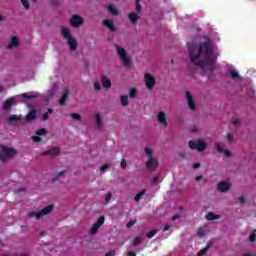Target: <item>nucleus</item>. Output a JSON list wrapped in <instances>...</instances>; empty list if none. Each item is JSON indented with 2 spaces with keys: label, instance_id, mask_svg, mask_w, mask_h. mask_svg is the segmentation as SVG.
Here are the masks:
<instances>
[{
  "label": "nucleus",
  "instance_id": "nucleus-46",
  "mask_svg": "<svg viewBox=\"0 0 256 256\" xmlns=\"http://www.w3.org/2000/svg\"><path fill=\"white\" fill-rule=\"evenodd\" d=\"M136 11H137V13H141L142 7H141L140 3H136Z\"/></svg>",
  "mask_w": 256,
  "mask_h": 256
},
{
  "label": "nucleus",
  "instance_id": "nucleus-2",
  "mask_svg": "<svg viewBox=\"0 0 256 256\" xmlns=\"http://www.w3.org/2000/svg\"><path fill=\"white\" fill-rule=\"evenodd\" d=\"M145 154L148 157V160L146 162V169L150 172L156 171L159 167V160L155 158V155L153 154V149L150 147L144 148Z\"/></svg>",
  "mask_w": 256,
  "mask_h": 256
},
{
  "label": "nucleus",
  "instance_id": "nucleus-5",
  "mask_svg": "<svg viewBox=\"0 0 256 256\" xmlns=\"http://www.w3.org/2000/svg\"><path fill=\"white\" fill-rule=\"evenodd\" d=\"M53 209H55L54 205H48L46 207H44L41 211H31L28 213V217H30V219H41V217H45V215H49V213H53Z\"/></svg>",
  "mask_w": 256,
  "mask_h": 256
},
{
  "label": "nucleus",
  "instance_id": "nucleus-55",
  "mask_svg": "<svg viewBox=\"0 0 256 256\" xmlns=\"http://www.w3.org/2000/svg\"><path fill=\"white\" fill-rule=\"evenodd\" d=\"M128 256H137V253H135L134 251H129Z\"/></svg>",
  "mask_w": 256,
  "mask_h": 256
},
{
  "label": "nucleus",
  "instance_id": "nucleus-10",
  "mask_svg": "<svg viewBox=\"0 0 256 256\" xmlns=\"http://www.w3.org/2000/svg\"><path fill=\"white\" fill-rule=\"evenodd\" d=\"M144 79H145V85L147 87V89H149L151 91V89H153V87H155V77H153V75L146 73L144 74Z\"/></svg>",
  "mask_w": 256,
  "mask_h": 256
},
{
  "label": "nucleus",
  "instance_id": "nucleus-43",
  "mask_svg": "<svg viewBox=\"0 0 256 256\" xmlns=\"http://www.w3.org/2000/svg\"><path fill=\"white\" fill-rule=\"evenodd\" d=\"M120 166L122 167V169H126L127 168V160L122 159L120 162Z\"/></svg>",
  "mask_w": 256,
  "mask_h": 256
},
{
  "label": "nucleus",
  "instance_id": "nucleus-50",
  "mask_svg": "<svg viewBox=\"0 0 256 256\" xmlns=\"http://www.w3.org/2000/svg\"><path fill=\"white\" fill-rule=\"evenodd\" d=\"M180 217H181V215L175 214V215L172 217V221H177V219H179Z\"/></svg>",
  "mask_w": 256,
  "mask_h": 256
},
{
  "label": "nucleus",
  "instance_id": "nucleus-49",
  "mask_svg": "<svg viewBox=\"0 0 256 256\" xmlns=\"http://www.w3.org/2000/svg\"><path fill=\"white\" fill-rule=\"evenodd\" d=\"M42 119L43 121H47V119H49V113H44Z\"/></svg>",
  "mask_w": 256,
  "mask_h": 256
},
{
  "label": "nucleus",
  "instance_id": "nucleus-57",
  "mask_svg": "<svg viewBox=\"0 0 256 256\" xmlns=\"http://www.w3.org/2000/svg\"><path fill=\"white\" fill-rule=\"evenodd\" d=\"M256 254L255 253H251V252H247L244 254V256H255Z\"/></svg>",
  "mask_w": 256,
  "mask_h": 256
},
{
  "label": "nucleus",
  "instance_id": "nucleus-18",
  "mask_svg": "<svg viewBox=\"0 0 256 256\" xmlns=\"http://www.w3.org/2000/svg\"><path fill=\"white\" fill-rule=\"evenodd\" d=\"M15 47H19V38H17V36H13L11 38V41L9 42L7 49L11 50L15 49Z\"/></svg>",
  "mask_w": 256,
  "mask_h": 256
},
{
  "label": "nucleus",
  "instance_id": "nucleus-35",
  "mask_svg": "<svg viewBox=\"0 0 256 256\" xmlns=\"http://www.w3.org/2000/svg\"><path fill=\"white\" fill-rule=\"evenodd\" d=\"M207 251H209V246H206L205 248H203L202 250H200L198 252V256H205L207 255Z\"/></svg>",
  "mask_w": 256,
  "mask_h": 256
},
{
  "label": "nucleus",
  "instance_id": "nucleus-47",
  "mask_svg": "<svg viewBox=\"0 0 256 256\" xmlns=\"http://www.w3.org/2000/svg\"><path fill=\"white\" fill-rule=\"evenodd\" d=\"M232 125H239V118H232Z\"/></svg>",
  "mask_w": 256,
  "mask_h": 256
},
{
  "label": "nucleus",
  "instance_id": "nucleus-60",
  "mask_svg": "<svg viewBox=\"0 0 256 256\" xmlns=\"http://www.w3.org/2000/svg\"><path fill=\"white\" fill-rule=\"evenodd\" d=\"M201 179H203V176L201 175L196 177V181H201Z\"/></svg>",
  "mask_w": 256,
  "mask_h": 256
},
{
  "label": "nucleus",
  "instance_id": "nucleus-4",
  "mask_svg": "<svg viewBox=\"0 0 256 256\" xmlns=\"http://www.w3.org/2000/svg\"><path fill=\"white\" fill-rule=\"evenodd\" d=\"M15 155H17V150L7 146H1L0 161H2V163H7V161H9L11 157H15Z\"/></svg>",
  "mask_w": 256,
  "mask_h": 256
},
{
  "label": "nucleus",
  "instance_id": "nucleus-6",
  "mask_svg": "<svg viewBox=\"0 0 256 256\" xmlns=\"http://www.w3.org/2000/svg\"><path fill=\"white\" fill-rule=\"evenodd\" d=\"M116 51L123 65H125V67H131V59L127 57V51L125 50V48L116 45Z\"/></svg>",
  "mask_w": 256,
  "mask_h": 256
},
{
  "label": "nucleus",
  "instance_id": "nucleus-27",
  "mask_svg": "<svg viewBox=\"0 0 256 256\" xmlns=\"http://www.w3.org/2000/svg\"><path fill=\"white\" fill-rule=\"evenodd\" d=\"M95 119L98 127H101L103 125V116H101V114H96Z\"/></svg>",
  "mask_w": 256,
  "mask_h": 256
},
{
  "label": "nucleus",
  "instance_id": "nucleus-22",
  "mask_svg": "<svg viewBox=\"0 0 256 256\" xmlns=\"http://www.w3.org/2000/svg\"><path fill=\"white\" fill-rule=\"evenodd\" d=\"M206 219H207V221H215L217 219H220V216L219 215H215L213 212H209L206 215Z\"/></svg>",
  "mask_w": 256,
  "mask_h": 256
},
{
  "label": "nucleus",
  "instance_id": "nucleus-25",
  "mask_svg": "<svg viewBox=\"0 0 256 256\" xmlns=\"http://www.w3.org/2000/svg\"><path fill=\"white\" fill-rule=\"evenodd\" d=\"M120 103L123 107H127V105H129V97L126 95L120 96Z\"/></svg>",
  "mask_w": 256,
  "mask_h": 256
},
{
  "label": "nucleus",
  "instance_id": "nucleus-7",
  "mask_svg": "<svg viewBox=\"0 0 256 256\" xmlns=\"http://www.w3.org/2000/svg\"><path fill=\"white\" fill-rule=\"evenodd\" d=\"M188 146L195 151V149H197V151L203 152L205 151V149H207V142H205L204 140H190L188 142Z\"/></svg>",
  "mask_w": 256,
  "mask_h": 256
},
{
  "label": "nucleus",
  "instance_id": "nucleus-13",
  "mask_svg": "<svg viewBox=\"0 0 256 256\" xmlns=\"http://www.w3.org/2000/svg\"><path fill=\"white\" fill-rule=\"evenodd\" d=\"M231 189V183L227 181H222L218 183V191L221 193H227Z\"/></svg>",
  "mask_w": 256,
  "mask_h": 256
},
{
  "label": "nucleus",
  "instance_id": "nucleus-31",
  "mask_svg": "<svg viewBox=\"0 0 256 256\" xmlns=\"http://www.w3.org/2000/svg\"><path fill=\"white\" fill-rule=\"evenodd\" d=\"M9 121L10 123H17V121H21V116L11 115Z\"/></svg>",
  "mask_w": 256,
  "mask_h": 256
},
{
  "label": "nucleus",
  "instance_id": "nucleus-41",
  "mask_svg": "<svg viewBox=\"0 0 256 256\" xmlns=\"http://www.w3.org/2000/svg\"><path fill=\"white\" fill-rule=\"evenodd\" d=\"M135 223H137V220H130L127 224L126 227L128 229H131V227H133V225H135Z\"/></svg>",
  "mask_w": 256,
  "mask_h": 256
},
{
  "label": "nucleus",
  "instance_id": "nucleus-33",
  "mask_svg": "<svg viewBox=\"0 0 256 256\" xmlns=\"http://www.w3.org/2000/svg\"><path fill=\"white\" fill-rule=\"evenodd\" d=\"M22 97H23L24 99H36L37 94L24 93V94H22Z\"/></svg>",
  "mask_w": 256,
  "mask_h": 256
},
{
  "label": "nucleus",
  "instance_id": "nucleus-54",
  "mask_svg": "<svg viewBox=\"0 0 256 256\" xmlns=\"http://www.w3.org/2000/svg\"><path fill=\"white\" fill-rule=\"evenodd\" d=\"M159 182V177L155 176L153 179H152V183H158Z\"/></svg>",
  "mask_w": 256,
  "mask_h": 256
},
{
  "label": "nucleus",
  "instance_id": "nucleus-40",
  "mask_svg": "<svg viewBox=\"0 0 256 256\" xmlns=\"http://www.w3.org/2000/svg\"><path fill=\"white\" fill-rule=\"evenodd\" d=\"M32 141L34 143H41V141H43V139L39 135H37V136H32Z\"/></svg>",
  "mask_w": 256,
  "mask_h": 256
},
{
  "label": "nucleus",
  "instance_id": "nucleus-42",
  "mask_svg": "<svg viewBox=\"0 0 256 256\" xmlns=\"http://www.w3.org/2000/svg\"><path fill=\"white\" fill-rule=\"evenodd\" d=\"M205 235H206V232H205V230H203V229H198V237H205Z\"/></svg>",
  "mask_w": 256,
  "mask_h": 256
},
{
  "label": "nucleus",
  "instance_id": "nucleus-16",
  "mask_svg": "<svg viewBox=\"0 0 256 256\" xmlns=\"http://www.w3.org/2000/svg\"><path fill=\"white\" fill-rule=\"evenodd\" d=\"M14 104H15V97L8 98L3 104L4 111H9V109H11V107H13Z\"/></svg>",
  "mask_w": 256,
  "mask_h": 256
},
{
  "label": "nucleus",
  "instance_id": "nucleus-23",
  "mask_svg": "<svg viewBox=\"0 0 256 256\" xmlns=\"http://www.w3.org/2000/svg\"><path fill=\"white\" fill-rule=\"evenodd\" d=\"M143 243V238L141 236H136L132 241L133 247H137Z\"/></svg>",
  "mask_w": 256,
  "mask_h": 256
},
{
  "label": "nucleus",
  "instance_id": "nucleus-39",
  "mask_svg": "<svg viewBox=\"0 0 256 256\" xmlns=\"http://www.w3.org/2000/svg\"><path fill=\"white\" fill-rule=\"evenodd\" d=\"M113 197V194L111 192H108L106 194V198H105V205H107V203H110L111 202V199Z\"/></svg>",
  "mask_w": 256,
  "mask_h": 256
},
{
  "label": "nucleus",
  "instance_id": "nucleus-8",
  "mask_svg": "<svg viewBox=\"0 0 256 256\" xmlns=\"http://www.w3.org/2000/svg\"><path fill=\"white\" fill-rule=\"evenodd\" d=\"M103 223H105V216H100L98 218V221L96 223H94L90 229V233L91 235H96V233L99 231L101 225H103Z\"/></svg>",
  "mask_w": 256,
  "mask_h": 256
},
{
  "label": "nucleus",
  "instance_id": "nucleus-51",
  "mask_svg": "<svg viewBox=\"0 0 256 256\" xmlns=\"http://www.w3.org/2000/svg\"><path fill=\"white\" fill-rule=\"evenodd\" d=\"M201 167L200 163H194L193 164V169H199Z\"/></svg>",
  "mask_w": 256,
  "mask_h": 256
},
{
  "label": "nucleus",
  "instance_id": "nucleus-17",
  "mask_svg": "<svg viewBox=\"0 0 256 256\" xmlns=\"http://www.w3.org/2000/svg\"><path fill=\"white\" fill-rule=\"evenodd\" d=\"M186 99H187L189 109H191L192 111L195 110V101L193 100V96L191 95V92L189 91L186 92Z\"/></svg>",
  "mask_w": 256,
  "mask_h": 256
},
{
  "label": "nucleus",
  "instance_id": "nucleus-62",
  "mask_svg": "<svg viewBox=\"0 0 256 256\" xmlns=\"http://www.w3.org/2000/svg\"><path fill=\"white\" fill-rule=\"evenodd\" d=\"M19 256H30L29 254H20Z\"/></svg>",
  "mask_w": 256,
  "mask_h": 256
},
{
  "label": "nucleus",
  "instance_id": "nucleus-64",
  "mask_svg": "<svg viewBox=\"0 0 256 256\" xmlns=\"http://www.w3.org/2000/svg\"><path fill=\"white\" fill-rule=\"evenodd\" d=\"M1 91H3V88H2V86H0V93H1Z\"/></svg>",
  "mask_w": 256,
  "mask_h": 256
},
{
  "label": "nucleus",
  "instance_id": "nucleus-61",
  "mask_svg": "<svg viewBox=\"0 0 256 256\" xmlns=\"http://www.w3.org/2000/svg\"><path fill=\"white\" fill-rule=\"evenodd\" d=\"M58 2H59V0H52L53 5H55Z\"/></svg>",
  "mask_w": 256,
  "mask_h": 256
},
{
  "label": "nucleus",
  "instance_id": "nucleus-24",
  "mask_svg": "<svg viewBox=\"0 0 256 256\" xmlns=\"http://www.w3.org/2000/svg\"><path fill=\"white\" fill-rule=\"evenodd\" d=\"M128 19L131 21V23H137L139 20V15L137 13H130L128 15Z\"/></svg>",
  "mask_w": 256,
  "mask_h": 256
},
{
  "label": "nucleus",
  "instance_id": "nucleus-20",
  "mask_svg": "<svg viewBox=\"0 0 256 256\" xmlns=\"http://www.w3.org/2000/svg\"><path fill=\"white\" fill-rule=\"evenodd\" d=\"M67 99H69V89L66 88L63 91L62 97L59 100V105H65V103L67 102Z\"/></svg>",
  "mask_w": 256,
  "mask_h": 256
},
{
  "label": "nucleus",
  "instance_id": "nucleus-30",
  "mask_svg": "<svg viewBox=\"0 0 256 256\" xmlns=\"http://www.w3.org/2000/svg\"><path fill=\"white\" fill-rule=\"evenodd\" d=\"M129 97H130V99H135V97H137V89L136 88H131L129 90Z\"/></svg>",
  "mask_w": 256,
  "mask_h": 256
},
{
  "label": "nucleus",
  "instance_id": "nucleus-38",
  "mask_svg": "<svg viewBox=\"0 0 256 256\" xmlns=\"http://www.w3.org/2000/svg\"><path fill=\"white\" fill-rule=\"evenodd\" d=\"M255 239H256V230H253V232L249 236L250 243H255Z\"/></svg>",
  "mask_w": 256,
  "mask_h": 256
},
{
  "label": "nucleus",
  "instance_id": "nucleus-26",
  "mask_svg": "<svg viewBox=\"0 0 256 256\" xmlns=\"http://www.w3.org/2000/svg\"><path fill=\"white\" fill-rule=\"evenodd\" d=\"M145 193H147V190H145V189H143L142 191L137 193L134 197V201H141V199H143V196L145 195Z\"/></svg>",
  "mask_w": 256,
  "mask_h": 256
},
{
  "label": "nucleus",
  "instance_id": "nucleus-48",
  "mask_svg": "<svg viewBox=\"0 0 256 256\" xmlns=\"http://www.w3.org/2000/svg\"><path fill=\"white\" fill-rule=\"evenodd\" d=\"M227 139H228V142L231 143L233 141V134L228 133Z\"/></svg>",
  "mask_w": 256,
  "mask_h": 256
},
{
  "label": "nucleus",
  "instance_id": "nucleus-14",
  "mask_svg": "<svg viewBox=\"0 0 256 256\" xmlns=\"http://www.w3.org/2000/svg\"><path fill=\"white\" fill-rule=\"evenodd\" d=\"M215 147L218 153H224L225 157H231V151L225 150V146H223L221 142L216 143Z\"/></svg>",
  "mask_w": 256,
  "mask_h": 256
},
{
  "label": "nucleus",
  "instance_id": "nucleus-29",
  "mask_svg": "<svg viewBox=\"0 0 256 256\" xmlns=\"http://www.w3.org/2000/svg\"><path fill=\"white\" fill-rule=\"evenodd\" d=\"M230 77L231 79H241V76L239 75L238 71L230 70Z\"/></svg>",
  "mask_w": 256,
  "mask_h": 256
},
{
  "label": "nucleus",
  "instance_id": "nucleus-36",
  "mask_svg": "<svg viewBox=\"0 0 256 256\" xmlns=\"http://www.w3.org/2000/svg\"><path fill=\"white\" fill-rule=\"evenodd\" d=\"M36 135H38L40 137H41V135H47V129L46 128H41V129L37 130Z\"/></svg>",
  "mask_w": 256,
  "mask_h": 256
},
{
  "label": "nucleus",
  "instance_id": "nucleus-21",
  "mask_svg": "<svg viewBox=\"0 0 256 256\" xmlns=\"http://www.w3.org/2000/svg\"><path fill=\"white\" fill-rule=\"evenodd\" d=\"M101 81H102V87H104V89H110L111 79H109L107 76L104 75L101 77Z\"/></svg>",
  "mask_w": 256,
  "mask_h": 256
},
{
  "label": "nucleus",
  "instance_id": "nucleus-28",
  "mask_svg": "<svg viewBox=\"0 0 256 256\" xmlns=\"http://www.w3.org/2000/svg\"><path fill=\"white\" fill-rule=\"evenodd\" d=\"M108 11L111 13V15H119V11L117 8H115L113 5H108Z\"/></svg>",
  "mask_w": 256,
  "mask_h": 256
},
{
  "label": "nucleus",
  "instance_id": "nucleus-37",
  "mask_svg": "<svg viewBox=\"0 0 256 256\" xmlns=\"http://www.w3.org/2000/svg\"><path fill=\"white\" fill-rule=\"evenodd\" d=\"M155 235H157V230H151V231H149V232L147 233L146 237H147L148 239H153V237H154Z\"/></svg>",
  "mask_w": 256,
  "mask_h": 256
},
{
  "label": "nucleus",
  "instance_id": "nucleus-12",
  "mask_svg": "<svg viewBox=\"0 0 256 256\" xmlns=\"http://www.w3.org/2000/svg\"><path fill=\"white\" fill-rule=\"evenodd\" d=\"M34 119H37V110L32 106L30 112L25 117V121L26 123H31Z\"/></svg>",
  "mask_w": 256,
  "mask_h": 256
},
{
  "label": "nucleus",
  "instance_id": "nucleus-58",
  "mask_svg": "<svg viewBox=\"0 0 256 256\" xmlns=\"http://www.w3.org/2000/svg\"><path fill=\"white\" fill-rule=\"evenodd\" d=\"M191 132H192V133L197 132V127H196V126H193V127L191 128Z\"/></svg>",
  "mask_w": 256,
  "mask_h": 256
},
{
  "label": "nucleus",
  "instance_id": "nucleus-9",
  "mask_svg": "<svg viewBox=\"0 0 256 256\" xmlns=\"http://www.w3.org/2000/svg\"><path fill=\"white\" fill-rule=\"evenodd\" d=\"M83 23H85V20L77 14H74L70 19V25H72V27H81Z\"/></svg>",
  "mask_w": 256,
  "mask_h": 256
},
{
  "label": "nucleus",
  "instance_id": "nucleus-32",
  "mask_svg": "<svg viewBox=\"0 0 256 256\" xmlns=\"http://www.w3.org/2000/svg\"><path fill=\"white\" fill-rule=\"evenodd\" d=\"M70 117H72L75 121H79L80 123L83 121V118H81L80 114L78 113H71Z\"/></svg>",
  "mask_w": 256,
  "mask_h": 256
},
{
  "label": "nucleus",
  "instance_id": "nucleus-19",
  "mask_svg": "<svg viewBox=\"0 0 256 256\" xmlns=\"http://www.w3.org/2000/svg\"><path fill=\"white\" fill-rule=\"evenodd\" d=\"M103 26L107 27L109 31H117V28L115 27V23H113L110 19H106L103 21Z\"/></svg>",
  "mask_w": 256,
  "mask_h": 256
},
{
  "label": "nucleus",
  "instance_id": "nucleus-56",
  "mask_svg": "<svg viewBox=\"0 0 256 256\" xmlns=\"http://www.w3.org/2000/svg\"><path fill=\"white\" fill-rule=\"evenodd\" d=\"M169 229H171V226L169 224H166L164 226V231H169Z\"/></svg>",
  "mask_w": 256,
  "mask_h": 256
},
{
  "label": "nucleus",
  "instance_id": "nucleus-1",
  "mask_svg": "<svg viewBox=\"0 0 256 256\" xmlns=\"http://www.w3.org/2000/svg\"><path fill=\"white\" fill-rule=\"evenodd\" d=\"M190 62L200 69H207L209 73L215 71V62H213V47L211 42L202 44L193 43L189 48Z\"/></svg>",
  "mask_w": 256,
  "mask_h": 256
},
{
  "label": "nucleus",
  "instance_id": "nucleus-3",
  "mask_svg": "<svg viewBox=\"0 0 256 256\" xmlns=\"http://www.w3.org/2000/svg\"><path fill=\"white\" fill-rule=\"evenodd\" d=\"M61 35L67 40V45L70 48V51H77V40L71 36V30H69V28H62Z\"/></svg>",
  "mask_w": 256,
  "mask_h": 256
},
{
  "label": "nucleus",
  "instance_id": "nucleus-53",
  "mask_svg": "<svg viewBox=\"0 0 256 256\" xmlns=\"http://www.w3.org/2000/svg\"><path fill=\"white\" fill-rule=\"evenodd\" d=\"M239 202L241 203V205H243L245 203V197L244 196L240 197Z\"/></svg>",
  "mask_w": 256,
  "mask_h": 256
},
{
  "label": "nucleus",
  "instance_id": "nucleus-11",
  "mask_svg": "<svg viewBox=\"0 0 256 256\" xmlns=\"http://www.w3.org/2000/svg\"><path fill=\"white\" fill-rule=\"evenodd\" d=\"M61 153V149L59 147H54L50 150H46L41 153L42 156L50 155V157H57Z\"/></svg>",
  "mask_w": 256,
  "mask_h": 256
},
{
  "label": "nucleus",
  "instance_id": "nucleus-45",
  "mask_svg": "<svg viewBox=\"0 0 256 256\" xmlns=\"http://www.w3.org/2000/svg\"><path fill=\"white\" fill-rule=\"evenodd\" d=\"M109 169V164H104L100 167V171H107Z\"/></svg>",
  "mask_w": 256,
  "mask_h": 256
},
{
  "label": "nucleus",
  "instance_id": "nucleus-63",
  "mask_svg": "<svg viewBox=\"0 0 256 256\" xmlns=\"http://www.w3.org/2000/svg\"><path fill=\"white\" fill-rule=\"evenodd\" d=\"M0 21H3V16L0 14Z\"/></svg>",
  "mask_w": 256,
  "mask_h": 256
},
{
  "label": "nucleus",
  "instance_id": "nucleus-52",
  "mask_svg": "<svg viewBox=\"0 0 256 256\" xmlns=\"http://www.w3.org/2000/svg\"><path fill=\"white\" fill-rule=\"evenodd\" d=\"M65 173H67V171L62 170V171L58 172L57 176L61 177L62 175H65Z\"/></svg>",
  "mask_w": 256,
  "mask_h": 256
},
{
  "label": "nucleus",
  "instance_id": "nucleus-44",
  "mask_svg": "<svg viewBox=\"0 0 256 256\" xmlns=\"http://www.w3.org/2000/svg\"><path fill=\"white\" fill-rule=\"evenodd\" d=\"M94 89H95L96 91H101V84H99V82H95V83H94Z\"/></svg>",
  "mask_w": 256,
  "mask_h": 256
},
{
  "label": "nucleus",
  "instance_id": "nucleus-59",
  "mask_svg": "<svg viewBox=\"0 0 256 256\" xmlns=\"http://www.w3.org/2000/svg\"><path fill=\"white\" fill-rule=\"evenodd\" d=\"M46 113H48V115H51L53 113V109L49 108Z\"/></svg>",
  "mask_w": 256,
  "mask_h": 256
},
{
  "label": "nucleus",
  "instance_id": "nucleus-15",
  "mask_svg": "<svg viewBox=\"0 0 256 256\" xmlns=\"http://www.w3.org/2000/svg\"><path fill=\"white\" fill-rule=\"evenodd\" d=\"M158 123L163 125L164 127H167V116L165 115V112L160 111L157 115Z\"/></svg>",
  "mask_w": 256,
  "mask_h": 256
},
{
  "label": "nucleus",
  "instance_id": "nucleus-34",
  "mask_svg": "<svg viewBox=\"0 0 256 256\" xmlns=\"http://www.w3.org/2000/svg\"><path fill=\"white\" fill-rule=\"evenodd\" d=\"M24 9L29 10L31 7V4H29V0H20Z\"/></svg>",
  "mask_w": 256,
  "mask_h": 256
}]
</instances>
